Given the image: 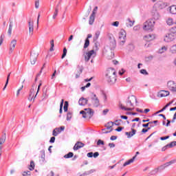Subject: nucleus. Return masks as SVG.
I'll list each match as a JSON object with an SVG mask.
<instances>
[{
	"mask_svg": "<svg viewBox=\"0 0 176 176\" xmlns=\"http://www.w3.org/2000/svg\"><path fill=\"white\" fill-rule=\"evenodd\" d=\"M134 102H137V98L135 96H131L126 101L125 106L120 104L119 107L120 109H122L123 111H133V109H134Z\"/></svg>",
	"mask_w": 176,
	"mask_h": 176,
	"instance_id": "obj_1",
	"label": "nucleus"
},
{
	"mask_svg": "<svg viewBox=\"0 0 176 176\" xmlns=\"http://www.w3.org/2000/svg\"><path fill=\"white\" fill-rule=\"evenodd\" d=\"M106 79L110 85H113L116 82V71L113 68H109L106 71Z\"/></svg>",
	"mask_w": 176,
	"mask_h": 176,
	"instance_id": "obj_2",
	"label": "nucleus"
},
{
	"mask_svg": "<svg viewBox=\"0 0 176 176\" xmlns=\"http://www.w3.org/2000/svg\"><path fill=\"white\" fill-rule=\"evenodd\" d=\"M155 21L153 19H149L144 22L143 24L144 31H153V27H155Z\"/></svg>",
	"mask_w": 176,
	"mask_h": 176,
	"instance_id": "obj_3",
	"label": "nucleus"
},
{
	"mask_svg": "<svg viewBox=\"0 0 176 176\" xmlns=\"http://www.w3.org/2000/svg\"><path fill=\"white\" fill-rule=\"evenodd\" d=\"M80 113L82 115V118L84 119H86V118H89L90 119L93 117V115H94V111L90 108H88L85 109L84 111H80Z\"/></svg>",
	"mask_w": 176,
	"mask_h": 176,
	"instance_id": "obj_4",
	"label": "nucleus"
},
{
	"mask_svg": "<svg viewBox=\"0 0 176 176\" xmlns=\"http://www.w3.org/2000/svg\"><path fill=\"white\" fill-rule=\"evenodd\" d=\"M96 56H97V54L94 52V50H91L88 52H86L85 54H84L85 63H88V61L90 60V58H94Z\"/></svg>",
	"mask_w": 176,
	"mask_h": 176,
	"instance_id": "obj_5",
	"label": "nucleus"
},
{
	"mask_svg": "<svg viewBox=\"0 0 176 176\" xmlns=\"http://www.w3.org/2000/svg\"><path fill=\"white\" fill-rule=\"evenodd\" d=\"M120 45L123 46L126 43V30L122 29L119 33Z\"/></svg>",
	"mask_w": 176,
	"mask_h": 176,
	"instance_id": "obj_6",
	"label": "nucleus"
},
{
	"mask_svg": "<svg viewBox=\"0 0 176 176\" xmlns=\"http://www.w3.org/2000/svg\"><path fill=\"white\" fill-rule=\"evenodd\" d=\"M175 40V34L173 33H167L164 36V41L169 43L170 42H173Z\"/></svg>",
	"mask_w": 176,
	"mask_h": 176,
	"instance_id": "obj_7",
	"label": "nucleus"
},
{
	"mask_svg": "<svg viewBox=\"0 0 176 176\" xmlns=\"http://www.w3.org/2000/svg\"><path fill=\"white\" fill-rule=\"evenodd\" d=\"M176 160H172L170 162H168L158 167L160 171H163V170H165V168H167V167H170L171 164H175Z\"/></svg>",
	"mask_w": 176,
	"mask_h": 176,
	"instance_id": "obj_8",
	"label": "nucleus"
},
{
	"mask_svg": "<svg viewBox=\"0 0 176 176\" xmlns=\"http://www.w3.org/2000/svg\"><path fill=\"white\" fill-rule=\"evenodd\" d=\"M91 100L95 108H98V107H100V99H98V98L97 97V95L93 94V96L91 98Z\"/></svg>",
	"mask_w": 176,
	"mask_h": 176,
	"instance_id": "obj_9",
	"label": "nucleus"
},
{
	"mask_svg": "<svg viewBox=\"0 0 176 176\" xmlns=\"http://www.w3.org/2000/svg\"><path fill=\"white\" fill-rule=\"evenodd\" d=\"M167 87L170 91L176 93V83L173 80H170L167 82Z\"/></svg>",
	"mask_w": 176,
	"mask_h": 176,
	"instance_id": "obj_10",
	"label": "nucleus"
},
{
	"mask_svg": "<svg viewBox=\"0 0 176 176\" xmlns=\"http://www.w3.org/2000/svg\"><path fill=\"white\" fill-rule=\"evenodd\" d=\"M151 16L153 17V19H151L154 20V21H155L156 20H159V19H160V14L159 13V12H157V10H156V9L152 10Z\"/></svg>",
	"mask_w": 176,
	"mask_h": 176,
	"instance_id": "obj_11",
	"label": "nucleus"
},
{
	"mask_svg": "<svg viewBox=\"0 0 176 176\" xmlns=\"http://www.w3.org/2000/svg\"><path fill=\"white\" fill-rule=\"evenodd\" d=\"M38 58V54L33 52L30 54V63L32 65H35V63H36V59Z\"/></svg>",
	"mask_w": 176,
	"mask_h": 176,
	"instance_id": "obj_12",
	"label": "nucleus"
},
{
	"mask_svg": "<svg viewBox=\"0 0 176 176\" xmlns=\"http://www.w3.org/2000/svg\"><path fill=\"white\" fill-rule=\"evenodd\" d=\"M28 27H29V35L32 36L34 35V21L30 20L28 21Z\"/></svg>",
	"mask_w": 176,
	"mask_h": 176,
	"instance_id": "obj_13",
	"label": "nucleus"
},
{
	"mask_svg": "<svg viewBox=\"0 0 176 176\" xmlns=\"http://www.w3.org/2000/svg\"><path fill=\"white\" fill-rule=\"evenodd\" d=\"M35 90H36V87H35V85H32V89L30 91L28 98L29 101H31L32 100L34 99V96H35Z\"/></svg>",
	"mask_w": 176,
	"mask_h": 176,
	"instance_id": "obj_14",
	"label": "nucleus"
},
{
	"mask_svg": "<svg viewBox=\"0 0 176 176\" xmlns=\"http://www.w3.org/2000/svg\"><path fill=\"white\" fill-rule=\"evenodd\" d=\"M17 45V40L12 39L10 43V53H13L16 45Z\"/></svg>",
	"mask_w": 176,
	"mask_h": 176,
	"instance_id": "obj_15",
	"label": "nucleus"
},
{
	"mask_svg": "<svg viewBox=\"0 0 176 176\" xmlns=\"http://www.w3.org/2000/svg\"><path fill=\"white\" fill-rule=\"evenodd\" d=\"M92 35L91 34H88L87 35V38L85 39V44H84V49H87V47H89V46H90V38H91Z\"/></svg>",
	"mask_w": 176,
	"mask_h": 176,
	"instance_id": "obj_16",
	"label": "nucleus"
},
{
	"mask_svg": "<svg viewBox=\"0 0 176 176\" xmlns=\"http://www.w3.org/2000/svg\"><path fill=\"white\" fill-rule=\"evenodd\" d=\"M144 39L146 42H151V41H153V39H155V34H147L144 36Z\"/></svg>",
	"mask_w": 176,
	"mask_h": 176,
	"instance_id": "obj_17",
	"label": "nucleus"
},
{
	"mask_svg": "<svg viewBox=\"0 0 176 176\" xmlns=\"http://www.w3.org/2000/svg\"><path fill=\"white\" fill-rule=\"evenodd\" d=\"M136 133H137V130L134 129H131V131L125 132V135H127V138H131V137H133V135H135Z\"/></svg>",
	"mask_w": 176,
	"mask_h": 176,
	"instance_id": "obj_18",
	"label": "nucleus"
},
{
	"mask_svg": "<svg viewBox=\"0 0 176 176\" xmlns=\"http://www.w3.org/2000/svg\"><path fill=\"white\" fill-rule=\"evenodd\" d=\"M135 23V21H132L131 19L129 18L126 20V26L128 28H130L133 27V25H134Z\"/></svg>",
	"mask_w": 176,
	"mask_h": 176,
	"instance_id": "obj_19",
	"label": "nucleus"
},
{
	"mask_svg": "<svg viewBox=\"0 0 176 176\" xmlns=\"http://www.w3.org/2000/svg\"><path fill=\"white\" fill-rule=\"evenodd\" d=\"M170 96V91H160L157 95L158 97H167Z\"/></svg>",
	"mask_w": 176,
	"mask_h": 176,
	"instance_id": "obj_20",
	"label": "nucleus"
},
{
	"mask_svg": "<svg viewBox=\"0 0 176 176\" xmlns=\"http://www.w3.org/2000/svg\"><path fill=\"white\" fill-rule=\"evenodd\" d=\"M113 124H115V122H107L105 125L107 130H110V131H112V130H113V129H112V127H113Z\"/></svg>",
	"mask_w": 176,
	"mask_h": 176,
	"instance_id": "obj_21",
	"label": "nucleus"
},
{
	"mask_svg": "<svg viewBox=\"0 0 176 176\" xmlns=\"http://www.w3.org/2000/svg\"><path fill=\"white\" fill-rule=\"evenodd\" d=\"M137 157V155L133 156L132 159L129 160V161L126 162L123 164V167H126V166H129V164H131V163H134V160H135V158Z\"/></svg>",
	"mask_w": 176,
	"mask_h": 176,
	"instance_id": "obj_22",
	"label": "nucleus"
},
{
	"mask_svg": "<svg viewBox=\"0 0 176 176\" xmlns=\"http://www.w3.org/2000/svg\"><path fill=\"white\" fill-rule=\"evenodd\" d=\"M78 104L79 105H81V106L86 105V104H87V99L83 98H80L78 100Z\"/></svg>",
	"mask_w": 176,
	"mask_h": 176,
	"instance_id": "obj_23",
	"label": "nucleus"
},
{
	"mask_svg": "<svg viewBox=\"0 0 176 176\" xmlns=\"http://www.w3.org/2000/svg\"><path fill=\"white\" fill-rule=\"evenodd\" d=\"M60 133H61L60 128H56L52 131V135H54V137H57Z\"/></svg>",
	"mask_w": 176,
	"mask_h": 176,
	"instance_id": "obj_24",
	"label": "nucleus"
},
{
	"mask_svg": "<svg viewBox=\"0 0 176 176\" xmlns=\"http://www.w3.org/2000/svg\"><path fill=\"white\" fill-rule=\"evenodd\" d=\"M57 16H58V4L55 8V11H54V14L52 16V19L54 20H56V17H57Z\"/></svg>",
	"mask_w": 176,
	"mask_h": 176,
	"instance_id": "obj_25",
	"label": "nucleus"
},
{
	"mask_svg": "<svg viewBox=\"0 0 176 176\" xmlns=\"http://www.w3.org/2000/svg\"><path fill=\"white\" fill-rule=\"evenodd\" d=\"M6 141V133H4L0 138V146Z\"/></svg>",
	"mask_w": 176,
	"mask_h": 176,
	"instance_id": "obj_26",
	"label": "nucleus"
},
{
	"mask_svg": "<svg viewBox=\"0 0 176 176\" xmlns=\"http://www.w3.org/2000/svg\"><path fill=\"white\" fill-rule=\"evenodd\" d=\"M170 13H171V14H176V6L173 5V6H171L170 7Z\"/></svg>",
	"mask_w": 176,
	"mask_h": 176,
	"instance_id": "obj_27",
	"label": "nucleus"
},
{
	"mask_svg": "<svg viewBox=\"0 0 176 176\" xmlns=\"http://www.w3.org/2000/svg\"><path fill=\"white\" fill-rule=\"evenodd\" d=\"M95 19H96V15H93L91 14L90 17H89V23L90 25H93V23H94Z\"/></svg>",
	"mask_w": 176,
	"mask_h": 176,
	"instance_id": "obj_28",
	"label": "nucleus"
},
{
	"mask_svg": "<svg viewBox=\"0 0 176 176\" xmlns=\"http://www.w3.org/2000/svg\"><path fill=\"white\" fill-rule=\"evenodd\" d=\"M173 104V102L168 103L166 106H164L161 110L158 111L157 113H161V112H163L164 111H166V109L170 107Z\"/></svg>",
	"mask_w": 176,
	"mask_h": 176,
	"instance_id": "obj_29",
	"label": "nucleus"
},
{
	"mask_svg": "<svg viewBox=\"0 0 176 176\" xmlns=\"http://www.w3.org/2000/svg\"><path fill=\"white\" fill-rule=\"evenodd\" d=\"M170 52L172 53V54H176V44L172 45L170 47Z\"/></svg>",
	"mask_w": 176,
	"mask_h": 176,
	"instance_id": "obj_30",
	"label": "nucleus"
},
{
	"mask_svg": "<svg viewBox=\"0 0 176 176\" xmlns=\"http://www.w3.org/2000/svg\"><path fill=\"white\" fill-rule=\"evenodd\" d=\"M13 28V23L10 22V25H9V28H8V35L10 36L12 35V30Z\"/></svg>",
	"mask_w": 176,
	"mask_h": 176,
	"instance_id": "obj_31",
	"label": "nucleus"
},
{
	"mask_svg": "<svg viewBox=\"0 0 176 176\" xmlns=\"http://www.w3.org/2000/svg\"><path fill=\"white\" fill-rule=\"evenodd\" d=\"M166 24L167 25H173V24H174V19H173V18H168L166 20Z\"/></svg>",
	"mask_w": 176,
	"mask_h": 176,
	"instance_id": "obj_32",
	"label": "nucleus"
},
{
	"mask_svg": "<svg viewBox=\"0 0 176 176\" xmlns=\"http://www.w3.org/2000/svg\"><path fill=\"white\" fill-rule=\"evenodd\" d=\"M164 52H167V47L166 46H163L162 48H160L158 53H160V54H162V53H164Z\"/></svg>",
	"mask_w": 176,
	"mask_h": 176,
	"instance_id": "obj_33",
	"label": "nucleus"
},
{
	"mask_svg": "<svg viewBox=\"0 0 176 176\" xmlns=\"http://www.w3.org/2000/svg\"><path fill=\"white\" fill-rule=\"evenodd\" d=\"M74 157V153L69 152V153L64 155L65 159H70Z\"/></svg>",
	"mask_w": 176,
	"mask_h": 176,
	"instance_id": "obj_34",
	"label": "nucleus"
},
{
	"mask_svg": "<svg viewBox=\"0 0 176 176\" xmlns=\"http://www.w3.org/2000/svg\"><path fill=\"white\" fill-rule=\"evenodd\" d=\"M34 168H35V163H34V161H31L30 165L29 166V170H30V171H32V170H34Z\"/></svg>",
	"mask_w": 176,
	"mask_h": 176,
	"instance_id": "obj_35",
	"label": "nucleus"
},
{
	"mask_svg": "<svg viewBox=\"0 0 176 176\" xmlns=\"http://www.w3.org/2000/svg\"><path fill=\"white\" fill-rule=\"evenodd\" d=\"M51 47L50 48V52H54V40H52L50 41Z\"/></svg>",
	"mask_w": 176,
	"mask_h": 176,
	"instance_id": "obj_36",
	"label": "nucleus"
},
{
	"mask_svg": "<svg viewBox=\"0 0 176 176\" xmlns=\"http://www.w3.org/2000/svg\"><path fill=\"white\" fill-rule=\"evenodd\" d=\"M79 144L80 143H78L76 142L73 148L74 151H78V149H80V148H82V146H78Z\"/></svg>",
	"mask_w": 176,
	"mask_h": 176,
	"instance_id": "obj_37",
	"label": "nucleus"
},
{
	"mask_svg": "<svg viewBox=\"0 0 176 176\" xmlns=\"http://www.w3.org/2000/svg\"><path fill=\"white\" fill-rule=\"evenodd\" d=\"M41 86H42V81H40V83L38 86V88H37V91L36 93V95L34 98V100H35V98H36V96H38V94L39 93V90H41Z\"/></svg>",
	"mask_w": 176,
	"mask_h": 176,
	"instance_id": "obj_38",
	"label": "nucleus"
},
{
	"mask_svg": "<svg viewBox=\"0 0 176 176\" xmlns=\"http://www.w3.org/2000/svg\"><path fill=\"white\" fill-rule=\"evenodd\" d=\"M159 170H160L159 168H156L154 170H151L150 174L151 175H155V174H157V173H159Z\"/></svg>",
	"mask_w": 176,
	"mask_h": 176,
	"instance_id": "obj_39",
	"label": "nucleus"
},
{
	"mask_svg": "<svg viewBox=\"0 0 176 176\" xmlns=\"http://www.w3.org/2000/svg\"><path fill=\"white\" fill-rule=\"evenodd\" d=\"M68 101H65L63 107L64 112H67L68 111Z\"/></svg>",
	"mask_w": 176,
	"mask_h": 176,
	"instance_id": "obj_40",
	"label": "nucleus"
},
{
	"mask_svg": "<svg viewBox=\"0 0 176 176\" xmlns=\"http://www.w3.org/2000/svg\"><path fill=\"white\" fill-rule=\"evenodd\" d=\"M168 145V148H173V146H176V142H172L170 144H166Z\"/></svg>",
	"mask_w": 176,
	"mask_h": 176,
	"instance_id": "obj_41",
	"label": "nucleus"
},
{
	"mask_svg": "<svg viewBox=\"0 0 176 176\" xmlns=\"http://www.w3.org/2000/svg\"><path fill=\"white\" fill-rule=\"evenodd\" d=\"M100 31H97L95 34V36L94 37V41H97V39H98V38L100 37Z\"/></svg>",
	"mask_w": 176,
	"mask_h": 176,
	"instance_id": "obj_42",
	"label": "nucleus"
},
{
	"mask_svg": "<svg viewBox=\"0 0 176 176\" xmlns=\"http://www.w3.org/2000/svg\"><path fill=\"white\" fill-rule=\"evenodd\" d=\"M102 98H103V104H107V101H108V98L107 96V94H103Z\"/></svg>",
	"mask_w": 176,
	"mask_h": 176,
	"instance_id": "obj_43",
	"label": "nucleus"
},
{
	"mask_svg": "<svg viewBox=\"0 0 176 176\" xmlns=\"http://www.w3.org/2000/svg\"><path fill=\"white\" fill-rule=\"evenodd\" d=\"M140 74H142V75H148V72H146V69H141Z\"/></svg>",
	"mask_w": 176,
	"mask_h": 176,
	"instance_id": "obj_44",
	"label": "nucleus"
},
{
	"mask_svg": "<svg viewBox=\"0 0 176 176\" xmlns=\"http://www.w3.org/2000/svg\"><path fill=\"white\" fill-rule=\"evenodd\" d=\"M72 118V113L71 112H68L67 115V120H71Z\"/></svg>",
	"mask_w": 176,
	"mask_h": 176,
	"instance_id": "obj_45",
	"label": "nucleus"
},
{
	"mask_svg": "<svg viewBox=\"0 0 176 176\" xmlns=\"http://www.w3.org/2000/svg\"><path fill=\"white\" fill-rule=\"evenodd\" d=\"M35 9H39V0H36L34 2Z\"/></svg>",
	"mask_w": 176,
	"mask_h": 176,
	"instance_id": "obj_46",
	"label": "nucleus"
},
{
	"mask_svg": "<svg viewBox=\"0 0 176 176\" xmlns=\"http://www.w3.org/2000/svg\"><path fill=\"white\" fill-rule=\"evenodd\" d=\"M65 56H67V48H64L63 49V54L62 55L61 58H64L65 57Z\"/></svg>",
	"mask_w": 176,
	"mask_h": 176,
	"instance_id": "obj_47",
	"label": "nucleus"
},
{
	"mask_svg": "<svg viewBox=\"0 0 176 176\" xmlns=\"http://www.w3.org/2000/svg\"><path fill=\"white\" fill-rule=\"evenodd\" d=\"M122 122V120H116L114 122V124L116 126H120V122Z\"/></svg>",
	"mask_w": 176,
	"mask_h": 176,
	"instance_id": "obj_48",
	"label": "nucleus"
},
{
	"mask_svg": "<svg viewBox=\"0 0 176 176\" xmlns=\"http://www.w3.org/2000/svg\"><path fill=\"white\" fill-rule=\"evenodd\" d=\"M97 10H98V7L96 6L92 11L91 14H93L94 16H96V12H97Z\"/></svg>",
	"mask_w": 176,
	"mask_h": 176,
	"instance_id": "obj_49",
	"label": "nucleus"
},
{
	"mask_svg": "<svg viewBox=\"0 0 176 176\" xmlns=\"http://www.w3.org/2000/svg\"><path fill=\"white\" fill-rule=\"evenodd\" d=\"M170 33H172V34H176V25L174 26L173 28H171V29H170Z\"/></svg>",
	"mask_w": 176,
	"mask_h": 176,
	"instance_id": "obj_50",
	"label": "nucleus"
},
{
	"mask_svg": "<svg viewBox=\"0 0 176 176\" xmlns=\"http://www.w3.org/2000/svg\"><path fill=\"white\" fill-rule=\"evenodd\" d=\"M140 28H141L140 25H135L133 27V31H140Z\"/></svg>",
	"mask_w": 176,
	"mask_h": 176,
	"instance_id": "obj_51",
	"label": "nucleus"
},
{
	"mask_svg": "<svg viewBox=\"0 0 176 176\" xmlns=\"http://www.w3.org/2000/svg\"><path fill=\"white\" fill-rule=\"evenodd\" d=\"M23 176H31V172H30V171H25V172H23Z\"/></svg>",
	"mask_w": 176,
	"mask_h": 176,
	"instance_id": "obj_52",
	"label": "nucleus"
},
{
	"mask_svg": "<svg viewBox=\"0 0 176 176\" xmlns=\"http://www.w3.org/2000/svg\"><path fill=\"white\" fill-rule=\"evenodd\" d=\"M82 72H83V69H80L78 74H76V79H78V78H79V76H80V74H82Z\"/></svg>",
	"mask_w": 176,
	"mask_h": 176,
	"instance_id": "obj_53",
	"label": "nucleus"
},
{
	"mask_svg": "<svg viewBox=\"0 0 176 176\" xmlns=\"http://www.w3.org/2000/svg\"><path fill=\"white\" fill-rule=\"evenodd\" d=\"M90 12H91V6H90L89 9H88L87 12L85 14V17H89V15L90 14Z\"/></svg>",
	"mask_w": 176,
	"mask_h": 176,
	"instance_id": "obj_54",
	"label": "nucleus"
},
{
	"mask_svg": "<svg viewBox=\"0 0 176 176\" xmlns=\"http://www.w3.org/2000/svg\"><path fill=\"white\" fill-rule=\"evenodd\" d=\"M98 156H100V153L98 152H95L94 153H93V157L96 159L97 157H98Z\"/></svg>",
	"mask_w": 176,
	"mask_h": 176,
	"instance_id": "obj_55",
	"label": "nucleus"
},
{
	"mask_svg": "<svg viewBox=\"0 0 176 176\" xmlns=\"http://www.w3.org/2000/svg\"><path fill=\"white\" fill-rule=\"evenodd\" d=\"M111 25H113V27H119V21H115L113 22Z\"/></svg>",
	"mask_w": 176,
	"mask_h": 176,
	"instance_id": "obj_56",
	"label": "nucleus"
},
{
	"mask_svg": "<svg viewBox=\"0 0 176 176\" xmlns=\"http://www.w3.org/2000/svg\"><path fill=\"white\" fill-rule=\"evenodd\" d=\"M168 138H170L169 135L165 136V137H161L160 140H161V141H164L165 140H168Z\"/></svg>",
	"mask_w": 176,
	"mask_h": 176,
	"instance_id": "obj_57",
	"label": "nucleus"
},
{
	"mask_svg": "<svg viewBox=\"0 0 176 176\" xmlns=\"http://www.w3.org/2000/svg\"><path fill=\"white\" fill-rule=\"evenodd\" d=\"M97 145H104V141L101 140H98Z\"/></svg>",
	"mask_w": 176,
	"mask_h": 176,
	"instance_id": "obj_58",
	"label": "nucleus"
},
{
	"mask_svg": "<svg viewBox=\"0 0 176 176\" xmlns=\"http://www.w3.org/2000/svg\"><path fill=\"white\" fill-rule=\"evenodd\" d=\"M54 141H56V138H55V137H52V138H50V142L51 144H53V143H54Z\"/></svg>",
	"mask_w": 176,
	"mask_h": 176,
	"instance_id": "obj_59",
	"label": "nucleus"
},
{
	"mask_svg": "<svg viewBox=\"0 0 176 176\" xmlns=\"http://www.w3.org/2000/svg\"><path fill=\"white\" fill-rule=\"evenodd\" d=\"M166 149H168V146L167 144L162 148V152H164Z\"/></svg>",
	"mask_w": 176,
	"mask_h": 176,
	"instance_id": "obj_60",
	"label": "nucleus"
},
{
	"mask_svg": "<svg viewBox=\"0 0 176 176\" xmlns=\"http://www.w3.org/2000/svg\"><path fill=\"white\" fill-rule=\"evenodd\" d=\"M118 139V136H115V135H112L111 138H110V140L111 141H115L116 140Z\"/></svg>",
	"mask_w": 176,
	"mask_h": 176,
	"instance_id": "obj_61",
	"label": "nucleus"
},
{
	"mask_svg": "<svg viewBox=\"0 0 176 176\" xmlns=\"http://www.w3.org/2000/svg\"><path fill=\"white\" fill-rule=\"evenodd\" d=\"M111 43H112L113 47H115V46H116L115 38L111 39Z\"/></svg>",
	"mask_w": 176,
	"mask_h": 176,
	"instance_id": "obj_62",
	"label": "nucleus"
},
{
	"mask_svg": "<svg viewBox=\"0 0 176 176\" xmlns=\"http://www.w3.org/2000/svg\"><path fill=\"white\" fill-rule=\"evenodd\" d=\"M87 156V157H93V152L88 153Z\"/></svg>",
	"mask_w": 176,
	"mask_h": 176,
	"instance_id": "obj_63",
	"label": "nucleus"
},
{
	"mask_svg": "<svg viewBox=\"0 0 176 176\" xmlns=\"http://www.w3.org/2000/svg\"><path fill=\"white\" fill-rule=\"evenodd\" d=\"M109 148H115V144L113 143H109Z\"/></svg>",
	"mask_w": 176,
	"mask_h": 176,
	"instance_id": "obj_64",
	"label": "nucleus"
}]
</instances>
